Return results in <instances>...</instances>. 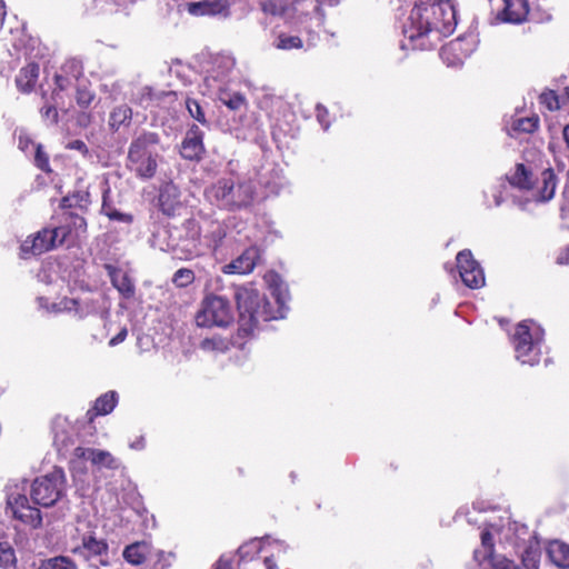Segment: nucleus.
Returning a JSON list of instances; mask_svg holds the SVG:
<instances>
[{
    "mask_svg": "<svg viewBox=\"0 0 569 569\" xmlns=\"http://www.w3.org/2000/svg\"><path fill=\"white\" fill-rule=\"evenodd\" d=\"M159 142V134L150 131H143L132 139L128 150V166L138 178L151 179L156 174Z\"/></svg>",
    "mask_w": 569,
    "mask_h": 569,
    "instance_id": "obj_5",
    "label": "nucleus"
},
{
    "mask_svg": "<svg viewBox=\"0 0 569 569\" xmlns=\"http://www.w3.org/2000/svg\"><path fill=\"white\" fill-rule=\"evenodd\" d=\"M186 107H187L189 114L194 120H197L198 122H200L203 126H208V121L206 119L204 111L197 100L187 98Z\"/></svg>",
    "mask_w": 569,
    "mask_h": 569,
    "instance_id": "obj_44",
    "label": "nucleus"
},
{
    "mask_svg": "<svg viewBox=\"0 0 569 569\" xmlns=\"http://www.w3.org/2000/svg\"><path fill=\"white\" fill-rule=\"evenodd\" d=\"M54 445L57 446L60 455L67 456L70 452L69 445H72V440L64 433H56Z\"/></svg>",
    "mask_w": 569,
    "mask_h": 569,
    "instance_id": "obj_50",
    "label": "nucleus"
},
{
    "mask_svg": "<svg viewBox=\"0 0 569 569\" xmlns=\"http://www.w3.org/2000/svg\"><path fill=\"white\" fill-rule=\"evenodd\" d=\"M128 336L127 328H122L119 333H117L114 337H112L109 341L110 347H116L119 343L123 342Z\"/></svg>",
    "mask_w": 569,
    "mask_h": 569,
    "instance_id": "obj_56",
    "label": "nucleus"
},
{
    "mask_svg": "<svg viewBox=\"0 0 569 569\" xmlns=\"http://www.w3.org/2000/svg\"><path fill=\"white\" fill-rule=\"evenodd\" d=\"M38 569H77V566L69 558L59 556L42 561Z\"/></svg>",
    "mask_w": 569,
    "mask_h": 569,
    "instance_id": "obj_41",
    "label": "nucleus"
},
{
    "mask_svg": "<svg viewBox=\"0 0 569 569\" xmlns=\"http://www.w3.org/2000/svg\"><path fill=\"white\" fill-rule=\"evenodd\" d=\"M78 74H79V71H76V73H73L71 77L63 76V74H57L56 79H54L57 88L54 89L52 96H56V93H59L57 99L61 100L62 92L68 91L69 89L76 87V84L78 82Z\"/></svg>",
    "mask_w": 569,
    "mask_h": 569,
    "instance_id": "obj_39",
    "label": "nucleus"
},
{
    "mask_svg": "<svg viewBox=\"0 0 569 569\" xmlns=\"http://www.w3.org/2000/svg\"><path fill=\"white\" fill-rule=\"evenodd\" d=\"M152 246L171 252L179 260H189L203 253L200 228L191 220L183 223L181 229H158L152 234Z\"/></svg>",
    "mask_w": 569,
    "mask_h": 569,
    "instance_id": "obj_4",
    "label": "nucleus"
},
{
    "mask_svg": "<svg viewBox=\"0 0 569 569\" xmlns=\"http://www.w3.org/2000/svg\"><path fill=\"white\" fill-rule=\"evenodd\" d=\"M457 268L466 287L479 289L485 286V272L480 263L473 258L470 250L465 249L457 254Z\"/></svg>",
    "mask_w": 569,
    "mask_h": 569,
    "instance_id": "obj_12",
    "label": "nucleus"
},
{
    "mask_svg": "<svg viewBox=\"0 0 569 569\" xmlns=\"http://www.w3.org/2000/svg\"><path fill=\"white\" fill-rule=\"evenodd\" d=\"M501 523H489L483 531H490L491 538L493 535H498L500 541L508 542L513 546H518L520 542L526 541L529 536L527 526L511 521L508 519H501Z\"/></svg>",
    "mask_w": 569,
    "mask_h": 569,
    "instance_id": "obj_15",
    "label": "nucleus"
},
{
    "mask_svg": "<svg viewBox=\"0 0 569 569\" xmlns=\"http://www.w3.org/2000/svg\"><path fill=\"white\" fill-rule=\"evenodd\" d=\"M208 94H217L219 101L232 111H238L247 107V99L240 92H230L226 89L209 92Z\"/></svg>",
    "mask_w": 569,
    "mask_h": 569,
    "instance_id": "obj_30",
    "label": "nucleus"
},
{
    "mask_svg": "<svg viewBox=\"0 0 569 569\" xmlns=\"http://www.w3.org/2000/svg\"><path fill=\"white\" fill-rule=\"evenodd\" d=\"M109 219L110 220L120 221V222H123V223H131L132 222V216L131 214L120 212L117 209L113 210V211H110Z\"/></svg>",
    "mask_w": 569,
    "mask_h": 569,
    "instance_id": "obj_55",
    "label": "nucleus"
},
{
    "mask_svg": "<svg viewBox=\"0 0 569 569\" xmlns=\"http://www.w3.org/2000/svg\"><path fill=\"white\" fill-rule=\"evenodd\" d=\"M107 269L111 283L119 291V293L126 299L132 298L134 296L136 288L128 273L111 266H107Z\"/></svg>",
    "mask_w": 569,
    "mask_h": 569,
    "instance_id": "obj_23",
    "label": "nucleus"
},
{
    "mask_svg": "<svg viewBox=\"0 0 569 569\" xmlns=\"http://www.w3.org/2000/svg\"><path fill=\"white\" fill-rule=\"evenodd\" d=\"M7 503L13 517L31 528H38L42 523V516L38 508L30 506L26 495L10 491L7 496Z\"/></svg>",
    "mask_w": 569,
    "mask_h": 569,
    "instance_id": "obj_13",
    "label": "nucleus"
},
{
    "mask_svg": "<svg viewBox=\"0 0 569 569\" xmlns=\"http://www.w3.org/2000/svg\"><path fill=\"white\" fill-rule=\"evenodd\" d=\"M122 556L128 563L139 566L148 558L153 557V549L148 542L138 541L127 546Z\"/></svg>",
    "mask_w": 569,
    "mask_h": 569,
    "instance_id": "obj_24",
    "label": "nucleus"
},
{
    "mask_svg": "<svg viewBox=\"0 0 569 569\" xmlns=\"http://www.w3.org/2000/svg\"><path fill=\"white\" fill-rule=\"evenodd\" d=\"M259 258V250L256 247L246 249L238 258L223 267L224 273L244 274L253 270Z\"/></svg>",
    "mask_w": 569,
    "mask_h": 569,
    "instance_id": "obj_20",
    "label": "nucleus"
},
{
    "mask_svg": "<svg viewBox=\"0 0 569 569\" xmlns=\"http://www.w3.org/2000/svg\"><path fill=\"white\" fill-rule=\"evenodd\" d=\"M236 59L229 53L212 56L204 71L203 84L206 93L223 89L230 80Z\"/></svg>",
    "mask_w": 569,
    "mask_h": 569,
    "instance_id": "obj_10",
    "label": "nucleus"
},
{
    "mask_svg": "<svg viewBox=\"0 0 569 569\" xmlns=\"http://www.w3.org/2000/svg\"><path fill=\"white\" fill-rule=\"evenodd\" d=\"M38 77L39 66L37 63H29L19 71L16 78V84L21 92L29 93L32 91Z\"/></svg>",
    "mask_w": 569,
    "mask_h": 569,
    "instance_id": "obj_27",
    "label": "nucleus"
},
{
    "mask_svg": "<svg viewBox=\"0 0 569 569\" xmlns=\"http://www.w3.org/2000/svg\"><path fill=\"white\" fill-rule=\"evenodd\" d=\"M457 27L451 0H415L401 22L403 50H431Z\"/></svg>",
    "mask_w": 569,
    "mask_h": 569,
    "instance_id": "obj_1",
    "label": "nucleus"
},
{
    "mask_svg": "<svg viewBox=\"0 0 569 569\" xmlns=\"http://www.w3.org/2000/svg\"><path fill=\"white\" fill-rule=\"evenodd\" d=\"M203 151V132L199 127L192 126L181 142L180 154L188 160H199Z\"/></svg>",
    "mask_w": 569,
    "mask_h": 569,
    "instance_id": "obj_19",
    "label": "nucleus"
},
{
    "mask_svg": "<svg viewBox=\"0 0 569 569\" xmlns=\"http://www.w3.org/2000/svg\"><path fill=\"white\" fill-rule=\"evenodd\" d=\"M102 213L106 214L109 218L110 211L116 210L111 204L107 202V191L103 194V202H102Z\"/></svg>",
    "mask_w": 569,
    "mask_h": 569,
    "instance_id": "obj_61",
    "label": "nucleus"
},
{
    "mask_svg": "<svg viewBox=\"0 0 569 569\" xmlns=\"http://www.w3.org/2000/svg\"><path fill=\"white\" fill-rule=\"evenodd\" d=\"M60 227H66L67 230H70L68 232V237L74 236L76 238H79L87 230V221L82 216L78 213L66 212L64 223L61 224Z\"/></svg>",
    "mask_w": 569,
    "mask_h": 569,
    "instance_id": "obj_32",
    "label": "nucleus"
},
{
    "mask_svg": "<svg viewBox=\"0 0 569 569\" xmlns=\"http://www.w3.org/2000/svg\"><path fill=\"white\" fill-rule=\"evenodd\" d=\"M227 237L226 226L220 222H211L210 230L204 236L207 247L216 251L222 246L223 239Z\"/></svg>",
    "mask_w": 569,
    "mask_h": 569,
    "instance_id": "obj_33",
    "label": "nucleus"
},
{
    "mask_svg": "<svg viewBox=\"0 0 569 569\" xmlns=\"http://www.w3.org/2000/svg\"><path fill=\"white\" fill-rule=\"evenodd\" d=\"M36 146L37 144H34V142L26 133L21 132L19 134L18 147L20 150L28 152L31 147L36 148Z\"/></svg>",
    "mask_w": 569,
    "mask_h": 569,
    "instance_id": "obj_53",
    "label": "nucleus"
},
{
    "mask_svg": "<svg viewBox=\"0 0 569 569\" xmlns=\"http://www.w3.org/2000/svg\"><path fill=\"white\" fill-rule=\"evenodd\" d=\"M90 203V193L87 190H78L71 196L63 198L62 206L64 208H80L84 209Z\"/></svg>",
    "mask_w": 569,
    "mask_h": 569,
    "instance_id": "obj_38",
    "label": "nucleus"
},
{
    "mask_svg": "<svg viewBox=\"0 0 569 569\" xmlns=\"http://www.w3.org/2000/svg\"><path fill=\"white\" fill-rule=\"evenodd\" d=\"M319 0L318 4L312 1H293V0H259L260 9L266 16L283 20L286 24H303V18L307 17L306 10L311 7L317 14L319 23L322 21V12L320 10Z\"/></svg>",
    "mask_w": 569,
    "mask_h": 569,
    "instance_id": "obj_7",
    "label": "nucleus"
},
{
    "mask_svg": "<svg viewBox=\"0 0 569 569\" xmlns=\"http://www.w3.org/2000/svg\"><path fill=\"white\" fill-rule=\"evenodd\" d=\"M556 262L558 264H569V247L565 248L559 252Z\"/></svg>",
    "mask_w": 569,
    "mask_h": 569,
    "instance_id": "obj_57",
    "label": "nucleus"
},
{
    "mask_svg": "<svg viewBox=\"0 0 569 569\" xmlns=\"http://www.w3.org/2000/svg\"><path fill=\"white\" fill-rule=\"evenodd\" d=\"M194 272L191 269L181 268L172 277V282L179 288H186L194 281Z\"/></svg>",
    "mask_w": 569,
    "mask_h": 569,
    "instance_id": "obj_43",
    "label": "nucleus"
},
{
    "mask_svg": "<svg viewBox=\"0 0 569 569\" xmlns=\"http://www.w3.org/2000/svg\"><path fill=\"white\" fill-rule=\"evenodd\" d=\"M38 303L41 309H44L48 312L59 313L74 311L77 315L82 317V312L79 309V301L77 299L63 298L59 302L49 305L47 298L39 297Z\"/></svg>",
    "mask_w": 569,
    "mask_h": 569,
    "instance_id": "obj_28",
    "label": "nucleus"
},
{
    "mask_svg": "<svg viewBox=\"0 0 569 569\" xmlns=\"http://www.w3.org/2000/svg\"><path fill=\"white\" fill-rule=\"evenodd\" d=\"M543 336V329L532 320L518 323L512 336L516 359L522 365L539 363Z\"/></svg>",
    "mask_w": 569,
    "mask_h": 569,
    "instance_id": "obj_6",
    "label": "nucleus"
},
{
    "mask_svg": "<svg viewBox=\"0 0 569 569\" xmlns=\"http://www.w3.org/2000/svg\"><path fill=\"white\" fill-rule=\"evenodd\" d=\"M540 103L543 104L549 111H555L560 108L559 98L553 91H546L539 96Z\"/></svg>",
    "mask_w": 569,
    "mask_h": 569,
    "instance_id": "obj_46",
    "label": "nucleus"
},
{
    "mask_svg": "<svg viewBox=\"0 0 569 569\" xmlns=\"http://www.w3.org/2000/svg\"><path fill=\"white\" fill-rule=\"evenodd\" d=\"M93 93L84 87L77 86V103L81 108H87L93 100Z\"/></svg>",
    "mask_w": 569,
    "mask_h": 569,
    "instance_id": "obj_47",
    "label": "nucleus"
},
{
    "mask_svg": "<svg viewBox=\"0 0 569 569\" xmlns=\"http://www.w3.org/2000/svg\"><path fill=\"white\" fill-rule=\"evenodd\" d=\"M151 100H152V89L149 87H143L140 91L139 103L143 108H148Z\"/></svg>",
    "mask_w": 569,
    "mask_h": 569,
    "instance_id": "obj_54",
    "label": "nucleus"
},
{
    "mask_svg": "<svg viewBox=\"0 0 569 569\" xmlns=\"http://www.w3.org/2000/svg\"><path fill=\"white\" fill-rule=\"evenodd\" d=\"M118 403V395L116 391H108L101 395L94 402L92 410L94 415L104 416L110 413Z\"/></svg>",
    "mask_w": 569,
    "mask_h": 569,
    "instance_id": "obj_34",
    "label": "nucleus"
},
{
    "mask_svg": "<svg viewBox=\"0 0 569 569\" xmlns=\"http://www.w3.org/2000/svg\"><path fill=\"white\" fill-rule=\"evenodd\" d=\"M66 227H56L53 229H43L33 237L27 238L21 244V256L27 258L28 254L38 256L51 250L57 244H62L68 238Z\"/></svg>",
    "mask_w": 569,
    "mask_h": 569,
    "instance_id": "obj_11",
    "label": "nucleus"
},
{
    "mask_svg": "<svg viewBox=\"0 0 569 569\" xmlns=\"http://www.w3.org/2000/svg\"><path fill=\"white\" fill-rule=\"evenodd\" d=\"M263 562H264L266 569H278V566L272 557H266Z\"/></svg>",
    "mask_w": 569,
    "mask_h": 569,
    "instance_id": "obj_63",
    "label": "nucleus"
},
{
    "mask_svg": "<svg viewBox=\"0 0 569 569\" xmlns=\"http://www.w3.org/2000/svg\"><path fill=\"white\" fill-rule=\"evenodd\" d=\"M154 556H157L158 560L159 561H164L166 563L162 566L161 569H163L166 566H169V561H168V558L171 556V553H166L164 551H161V550H157L154 551Z\"/></svg>",
    "mask_w": 569,
    "mask_h": 569,
    "instance_id": "obj_62",
    "label": "nucleus"
},
{
    "mask_svg": "<svg viewBox=\"0 0 569 569\" xmlns=\"http://www.w3.org/2000/svg\"><path fill=\"white\" fill-rule=\"evenodd\" d=\"M557 187V177L552 169L548 168L541 172V178L535 198L538 201H549L553 198Z\"/></svg>",
    "mask_w": 569,
    "mask_h": 569,
    "instance_id": "obj_26",
    "label": "nucleus"
},
{
    "mask_svg": "<svg viewBox=\"0 0 569 569\" xmlns=\"http://www.w3.org/2000/svg\"><path fill=\"white\" fill-rule=\"evenodd\" d=\"M204 196L209 202L220 209L237 211L253 204L257 187L249 177H222L206 189Z\"/></svg>",
    "mask_w": 569,
    "mask_h": 569,
    "instance_id": "obj_3",
    "label": "nucleus"
},
{
    "mask_svg": "<svg viewBox=\"0 0 569 569\" xmlns=\"http://www.w3.org/2000/svg\"><path fill=\"white\" fill-rule=\"evenodd\" d=\"M272 46L278 50L300 49L303 47V40L301 36H292L281 31L276 36Z\"/></svg>",
    "mask_w": 569,
    "mask_h": 569,
    "instance_id": "obj_35",
    "label": "nucleus"
},
{
    "mask_svg": "<svg viewBox=\"0 0 569 569\" xmlns=\"http://www.w3.org/2000/svg\"><path fill=\"white\" fill-rule=\"evenodd\" d=\"M508 180L521 190H530L533 187L532 173L522 163L516 166L513 172L508 176Z\"/></svg>",
    "mask_w": 569,
    "mask_h": 569,
    "instance_id": "obj_31",
    "label": "nucleus"
},
{
    "mask_svg": "<svg viewBox=\"0 0 569 569\" xmlns=\"http://www.w3.org/2000/svg\"><path fill=\"white\" fill-rule=\"evenodd\" d=\"M91 567L99 569L109 565V547L103 539L84 536L81 546L74 549Z\"/></svg>",
    "mask_w": 569,
    "mask_h": 569,
    "instance_id": "obj_14",
    "label": "nucleus"
},
{
    "mask_svg": "<svg viewBox=\"0 0 569 569\" xmlns=\"http://www.w3.org/2000/svg\"><path fill=\"white\" fill-rule=\"evenodd\" d=\"M462 43L461 39H456L441 48L440 58L448 67H459L463 63L468 53L462 50Z\"/></svg>",
    "mask_w": 569,
    "mask_h": 569,
    "instance_id": "obj_25",
    "label": "nucleus"
},
{
    "mask_svg": "<svg viewBox=\"0 0 569 569\" xmlns=\"http://www.w3.org/2000/svg\"><path fill=\"white\" fill-rule=\"evenodd\" d=\"M194 320L198 327H228L233 321L231 305L221 296L209 295L201 301Z\"/></svg>",
    "mask_w": 569,
    "mask_h": 569,
    "instance_id": "obj_9",
    "label": "nucleus"
},
{
    "mask_svg": "<svg viewBox=\"0 0 569 569\" xmlns=\"http://www.w3.org/2000/svg\"><path fill=\"white\" fill-rule=\"evenodd\" d=\"M521 562L526 569H538V553L531 549H526L522 553Z\"/></svg>",
    "mask_w": 569,
    "mask_h": 569,
    "instance_id": "obj_49",
    "label": "nucleus"
},
{
    "mask_svg": "<svg viewBox=\"0 0 569 569\" xmlns=\"http://www.w3.org/2000/svg\"><path fill=\"white\" fill-rule=\"evenodd\" d=\"M130 448L133 450H143L146 447V440L143 436H140L134 441H132L130 445Z\"/></svg>",
    "mask_w": 569,
    "mask_h": 569,
    "instance_id": "obj_60",
    "label": "nucleus"
},
{
    "mask_svg": "<svg viewBox=\"0 0 569 569\" xmlns=\"http://www.w3.org/2000/svg\"><path fill=\"white\" fill-rule=\"evenodd\" d=\"M16 562V556L8 541H0V566L8 568Z\"/></svg>",
    "mask_w": 569,
    "mask_h": 569,
    "instance_id": "obj_45",
    "label": "nucleus"
},
{
    "mask_svg": "<svg viewBox=\"0 0 569 569\" xmlns=\"http://www.w3.org/2000/svg\"><path fill=\"white\" fill-rule=\"evenodd\" d=\"M132 118V110L126 104L116 107L110 113L109 123L112 129L118 130L120 126L129 123Z\"/></svg>",
    "mask_w": 569,
    "mask_h": 569,
    "instance_id": "obj_36",
    "label": "nucleus"
},
{
    "mask_svg": "<svg viewBox=\"0 0 569 569\" xmlns=\"http://www.w3.org/2000/svg\"><path fill=\"white\" fill-rule=\"evenodd\" d=\"M481 546L483 550H475L473 556L478 562L489 560L493 569H520L513 560L501 555L493 553V543L491 542V532H481Z\"/></svg>",
    "mask_w": 569,
    "mask_h": 569,
    "instance_id": "obj_16",
    "label": "nucleus"
},
{
    "mask_svg": "<svg viewBox=\"0 0 569 569\" xmlns=\"http://www.w3.org/2000/svg\"><path fill=\"white\" fill-rule=\"evenodd\" d=\"M67 480L62 469L36 478L30 486L32 501L41 507L54 506L66 495Z\"/></svg>",
    "mask_w": 569,
    "mask_h": 569,
    "instance_id": "obj_8",
    "label": "nucleus"
},
{
    "mask_svg": "<svg viewBox=\"0 0 569 569\" xmlns=\"http://www.w3.org/2000/svg\"><path fill=\"white\" fill-rule=\"evenodd\" d=\"M231 3L229 0H200L187 6L188 12L196 17L201 16H230Z\"/></svg>",
    "mask_w": 569,
    "mask_h": 569,
    "instance_id": "obj_18",
    "label": "nucleus"
},
{
    "mask_svg": "<svg viewBox=\"0 0 569 569\" xmlns=\"http://www.w3.org/2000/svg\"><path fill=\"white\" fill-rule=\"evenodd\" d=\"M264 281L271 290L274 305L252 286L237 289L234 298L239 311V333L247 337L253 333L261 321L283 318L287 311L288 292L278 273L270 271Z\"/></svg>",
    "mask_w": 569,
    "mask_h": 569,
    "instance_id": "obj_2",
    "label": "nucleus"
},
{
    "mask_svg": "<svg viewBox=\"0 0 569 569\" xmlns=\"http://www.w3.org/2000/svg\"><path fill=\"white\" fill-rule=\"evenodd\" d=\"M213 569H232L231 560L224 557H220V559L216 562Z\"/></svg>",
    "mask_w": 569,
    "mask_h": 569,
    "instance_id": "obj_59",
    "label": "nucleus"
},
{
    "mask_svg": "<svg viewBox=\"0 0 569 569\" xmlns=\"http://www.w3.org/2000/svg\"><path fill=\"white\" fill-rule=\"evenodd\" d=\"M230 341L219 336L206 338L201 341L200 348L204 351L224 352L229 349Z\"/></svg>",
    "mask_w": 569,
    "mask_h": 569,
    "instance_id": "obj_40",
    "label": "nucleus"
},
{
    "mask_svg": "<svg viewBox=\"0 0 569 569\" xmlns=\"http://www.w3.org/2000/svg\"><path fill=\"white\" fill-rule=\"evenodd\" d=\"M76 459L91 461L98 469L107 468L114 470L119 467V461L109 451L93 448L76 447L72 450Z\"/></svg>",
    "mask_w": 569,
    "mask_h": 569,
    "instance_id": "obj_17",
    "label": "nucleus"
},
{
    "mask_svg": "<svg viewBox=\"0 0 569 569\" xmlns=\"http://www.w3.org/2000/svg\"><path fill=\"white\" fill-rule=\"evenodd\" d=\"M159 207L167 216H173L181 207L180 190L174 183L167 182L160 188Z\"/></svg>",
    "mask_w": 569,
    "mask_h": 569,
    "instance_id": "obj_21",
    "label": "nucleus"
},
{
    "mask_svg": "<svg viewBox=\"0 0 569 569\" xmlns=\"http://www.w3.org/2000/svg\"><path fill=\"white\" fill-rule=\"evenodd\" d=\"M552 563L562 569H569V545L555 540L549 543L547 549Z\"/></svg>",
    "mask_w": 569,
    "mask_h": 569,
    "instance_id": "obj_29",
    "label": "nucleus"
},
{
    "mask_svg": "<svg viewBox=\"0 0 569 569\" xmlns=\"http://www.w3.org/2000/svg\"><path fill=\"white\" fill-rule=\"evenodd\" d=\"M328 114L329 112L326 107L320 103L316 106V117L323 130H328L330 127V122L327 120Z\"/></svg>",
    "mask_w": 569,
    "mask_h": 569,
    "instance_id": "obj_52",
    "label": "nucleus"
},
{
    "mask_svg": "<svg viewBox=\"0 0 569 569\" xmlns=\"http://www.w3.org/2000/svg\"><path fill=\"white\" fill-rule=\"evenodd\" d=\"M70 149H74V150H78L82 153H87L88 152V148L86 146V143L81 140H73L69 143L68 146Z\"/></svg>",
    "mask_w": 569,
    "mask_h": 569,
    "instance_id": "obj_58",
    "label": "nucleus"
},
{
    "mask_svg": "<svg viewBox=\"0 0 569 569\" xmlns=\"http://www.w3.org/2000/svg\"><path fill=\"white\" fill-rule=\"evenodd\" d=\"M503 9L498 14V19L502 22L520 23L528 14L527 0H502Z\"/></svg>",
    "mask_w": 569,
    "mask_h": 569,
    "instance_id": "obj_22",
    "label": "nucleus"
},
{
    "mask_svg": "<svg viewBox=\"0 0 569 569\" xmlns=\"http://www.w3.org/2000/svg\"><path fill=\"white\" fill-rule=\"evenodd\" d=\"M34 164L42 171H50L49 158L47 153L43 152L41 144L36 146Z\"/></svg>",
    "mask_w": 569,
    "mask_h": 569,
    "instance_id": "obj_48",
    "label": "nucleus"
},
{
    "mask_svg": "<svg viewBox=\"0 0 569 569\" xmlns=\"http://www.w3.org/2000/svg\"><path fill=\"white\" fill-rule=\"evenodd\" d=\"M262 540H252L249 543L241 546L238 550L241 558H246L250 552L258 553L261 550Z\"/></svg>",
    "mask_w": 569,
    "mask_h": 569,
    "instance_id": "obj_51",
    "label": "nucleus"
},
{
    "mask_svg": "<svg viewBox=\"0 0 569 569\" xmlns=\"http://www.w3.org/2000/svg\"><path fill=\"white\" fill-rule=\"evenodd\" d=\"M562 136H563V140L566 142V146L569 150V123L567 126H565V128L562 130Z\"/></svg>",
    "mask_w": 569,
    "mask_h": 569,
    "instance_id": "obj_64",
    "label": "nucleus"
},
{
    "mask_svg": "<svg viewBox=\"0 0 569 569\" xmlns=\"http://www.w3.org/2000/svg\"><path fill=\"white\" fill-rule=\"evenodd\" d=\"M59 93L51 97L52 102L48 100L46 94H42V99L44 100L43 106L40 109V113L42 119L50 121V123L54 124L58 122V111L57 107L60 104V100L57 99Z\"/></svg>",
    "mask_w": 569,
    "mask_h": 569,
    "instance_id": "obj_37",
    "label": "nucleus"
},
{
    "mask_svg": "<svg viewBox=\"0 0 569 569\" xmlns=\"http://www.w3.org/2000/svg\"><path fill=\"white\" fill-rule=\"evenodd\" d=\"M539 119L537 117H525L513 121L515 131L531 133L538 128Z\"/></svg>",
    "mask_w": 569,
    "mask_h": 569,
    "instance_id": "obj_42",
    "label": "nucleus"
}]
</instances>
